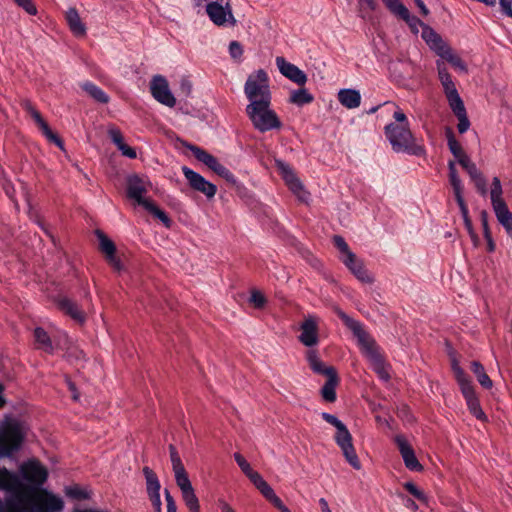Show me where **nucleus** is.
I'll list each match as a JSON object with an SVG mask.
<instances>
[{"label": "nucleus", "instance_id": "6e6d98bb", "mask_svg": "<svg viewBox=\"0 0 512 512\" xmlns=\"http://www.w3.org/2000/svg\"><path fill=\"white\" fill-rule=\"evenodd\" d=\"M456 202L460 208V212L462 215L463 220L469 218V211L468 207L464 201L463 193L454 194Z\"/></svg>", "mask_w": 512, "mask_h": 512}, {"label": "nucleus", "instance_id": "338daca9", "mask_svg": "<svg viewBox=\"0 0 512 512\" xmlns=\"http://www.w3.org/2000/svg\"><path fill=\"white\" fill-rule=\"evenodd\" d=\"M470 176L471 180L477 179L478 177L482 176V173L477 169L476 165L472 163L465 169Z\"/></svg>", "mask_w": 512, "mask_h": 512}, {"label": "nucleus", "instance_id": "603ef678", "mask_svg": "<svg viewBox=\"0 0 512 512\" xmlns=\"http://www.w3.org/2000/svg\"><path fill=\"white\" fill-rule=\"evenodd\" d=\"M213 171L217 175H219V176L223 177L224 179H226L227 181L234 182V175L224 165H222L220 162L215 166Z\"/></svg>", "mask_w": 512, "mask_h": 512}, {"label": "nucleus", "instance_id": "2eb2a0df", "mask_svg": "<svg viewBox=\"0 0 512 512\" xmlns=\"http://www.w3.org/2000/svg\"><path fill=\"white\" fill-rule=\"evenodd\" d=\"M143 474L146 481V491L152 503L154 511L162 512V502L160 497V481L155 472L148 466H145L143 468Z\"/></svg>", "mask_w": 512, "mask_h": 512}, {"label": "nucleus", "instance_id": "f3484780", "mask_svg": "<svg viewBox=\"0 0 512 512\" xmlns=\"http://www.w3.org/2000/svg\"><path fill=\"white\" fill-rule=\"evenodd\" d=\"M96 236L99 240V249L105 255L107 262L116 271H121L123 265L116 256V247L111 239H109L102 231L97 230Z\"/></svg>", "mask_w": 512, "mask_h": 512}, {"label": "nucleus", "instance_id": "f257e3e1", "mask_svg": "<svg viewBox=\"0 0 512 512\" xmlns=\"http://www.w3.org/2000/svg\"><path fill=\"white\" fill-rule=\"evenodd\" d=\"M47 469L35 459L23 462L17 472L0 468V512H62L63 499L41 489Z\"/></svg>", "mask_w": 512, "mask_h": 512}, {"label": "nucleus", "instance_id": "473e14b6", "mask_svg": "<svg viewBox=\"0 0 512 512\" xmlns=\"http://www.w3.org/2000/svg\"><path fill=\"white\" fill-rule=\"evenodd\" d=\"M34 337L38 344V348L44 350L45 352L51 353L53 351V345L48 336L47 332L43 328H36L34 331Z\"/></svg>", "mask_w": 512, "mask_h": 512}, {"label": "nucleus", "instance_id": "9b49d317", "mask_svg": "<svg viewBox=\"0 0 512 512\" xmlns=\"http://www.w3.org/2000/svg\"><path fill=\"white\" fill-rule=\"evenodd\" d=\"M452 369L455 374L457 383L460 386L461 392L466 400V404L470 413L477 419L481 421H486L487 416L480 406L479 400L476 396L474 387L470 379L464 373L463 369L458 365L457 362L453 363Z\"/></svg>", "mask_w": 512, "mask_h": 512}, {"label": "nucleus", "instance_id": "0e129e2a", "mask_svg": "<svg viewBox=\"0 0 512 512\" xmlns=\"http://www.w3.org/2000/svg\"><path fill=\"white\" fill-rule=\"evenodd\" d=\"M258 490L267 500H269L275 494L274 490L267 482L261 485Z\"/></svg>", "mask_w": 512, "mask_h": 512}, {"label": "nucleus", "instance_id": "ea45409f", "mask_svg": "<svg viewBox=\"0 0 512 512\" xmlns=\"http://www.w3.org/2000/svg\"><path fill=\"white\" fill-rule=\"evenodd\" d=\"M174 476H175L176 484L179 487L181 492L193 488L185 469L175 471Z\"/></svg>", "mask_w": 512, "mask_h": 512}, {"label": "nucleus", "instance_id": "09e8293b", "mask_svg": "<svg viewBox=\"0 0 512 512\" xmlns=\"http://www.w3.org/2000/svg\"><path fill=\"white\" fill-rule=\"evenodd\" d=\"M108 135L111 141L117 146V148L124 143L123 135L118 128L110 127L108 129Z\"/></svg>", "mask_w": 512, "mask_h": 512}, {"label": "nucleus", "instance_id": "c756f323", "mask_svg": "<svg viewBox=\"0 0 512 512\" xmlns=\"http://www.w3.org/2000/svg\"><path fill=\"white\" fill-rule=\"evenodd\" d=\"M338 384L337 373L327 376V381L321 389L322 397L327 402H334L336 400V386Z\"/></svg>", "mask_w": 512, "mask_h": 512}, {"label": "nucleus", "instance_id": "58836bf2", "mask_svg": "<svg viewBox=\"0 0 512 512\" xmlns=\"http://www.w3.org/2000/svg\"><path fill=\"white\" fill-rule=\"evenodd\" d=\"M490 197L492 206H495L498 203H505V201L502 199V185L498 177L493 178Z\"/></svg>", "mask_w": 512, "mask_h": 512}, {"label": "nucleus", "instance_id": "864d4df0", "mask_svg": "<svg viewBox=\"0 0 512 512\" xmlns=\"http://www.w3.org/2000/svg\"><path fill=\"white\" fill-rule=\"evenodd\" d=\"M457 119H458V125H457V128H458V131L459 133H465L466 131H468L469 127H470V121L467 117V112L466 113H463V114H460V115H457L456 116Z\"/></svg>", "mask_w": 512, "mask_h": 512}, {"label": "nucleus", "instance_id": "f03ea898", "mask_svg": "<svg viewBox=\"0 0 512 512\" xmlns=\"http://www.w3.org/2000/svg\"><path fill=\"white\" fill-rule=\"evenodd\" d=\"M335 312L356 337L360 350L369 361L371 368L381 380L388 381L390 379L389 366L375 340L365 331L359 321L351 318L339 308H335Z\"/></svg>", "mask_w": 512, "mask_h": 512}, {"label": "nucleus", "instance_id": "a211bd4d", "mask_svg": "<svg viewBox=\"0 0 512 512\" xmlns=\"http://www.w3.org/2000/svg\"><path fill=\"white\" fill-rule=\"evenodd\" d=\"M395 442L398 446V449L403 458L406 468H408L411 471H421L423 469V466L419 463L413 448L407 442L405 437L402 435H398L395 437Z\"/></svg>", "mask_w": 512, "mask_h": 512}, {"label": "nucleus", "instance_id": "bf43d9fd", "mask_svg": "<svg viewBox=\"0 0 512 512\" xmlns=\"http://www.w3.org/2000/svg\"><path fill=\"white\" fill-rule=\"evenodd\" d=\"M474 184H475V187L476 189L478 190V192L485 196L487 194V183H486V179L484 178V176H480L478 177L477 179H474L473 180Z\"/></svg>", "mask_w": 512, "mask_h": 512}, {"label": "nucleus", "instance_id": "9d476101", "mask_svg": "<svg viewBox=\"0 0 512 512\" xmlns=\"http://www.w3.org/2000/svg\"><path fill=\"white\" fill-rule=\"evenodd\" d=\"M244 93L249 103L271 102L269 78L263 69L250 74L244 85Z\"/></svg>", "mask_w": 512, "mask_h": 512}, {"label": "nucleus", "instance_id": "8fccbe9b", "mask_svg": "<svg viewBox=\"0 0 512 512\" xmlns=\"http://www.w3.org/2000/svg\"><path fill=\"white\" fill-rule=\"evenodd\" d=\"M229 54L233 59L239 60L243 55L242 45L238 41H231L229 44Z\"/></svg>", "mask_w": 512, "mask_h": 512}, {"label": "nucleus", "instance_id": "bb28decb", "mask_svg": "<svg viewBox=\"0 0 512 512\" xmlns=\"http://www.w3.org/2000/svg\"><path fill=\"white\" fill-rule=\"evenodd\" d=\"M183 144L193 153V155L198 161L204 163L212 171L215 168V166L219 163L216 157L206 152L204 149L186 142H183Z\"/></svg>", "mask_w": 512, "mask_h": 512}, {"label": "nucleus", "instance_id": "39448f33", "mask_svg": "<svg viewBox=\"0 0 512 512\" xmlns=\"http://www.w3.org/2000/svg\"><path fill=\"white\" fill-rule=\"evenodd\" d=\"M384 132L395 152H407L413 155H421L423 153L422 146L415 143V138L409 124L398 125L396 123H389L385 126Z\"/></svg>", "mask_w": 512, "mask_h": 512}, {"label": "nucleus", "instance_id": "c9c22d12", "mask_svg": "<svg viewBox=\"0 0 512 512\" xmlns=\"http://www.w3.org/2000/svg\"><path fill=\"white\" fill-rule=\"evenodd\" d=\"M183 501L190 512H200L199 500L194 488L181 492Z\"/></svg>", "mask_w": 512, "mask_h": 512}, {"label": "nucleus", "instance_id": "4d7b16f0", "mask_svg": "<svg viewBox=\"0 0 512 512\" xmlns=\"http://www.w3.org/2000/svg\"><path fill=\"white\" fill-rule=\"evenodd\" d=\"M66 356L69 360H72V359L80 360V359L84 358V353L82 350L78 349V347L73 346V347L68 348V350L66 352Z\"/></svg>", "mask_w": 512, "mask_h": 512}, {"label": "nucleus", "instance_id": "dca6fc26", "mask_svg": "<svg viewBox=\"0 0 512 512\" xmlns=\"http://www.w3.org/2000/svg\"><path fill=\"white\" fill-rule=\"evenodd\" d=\"M319 319L314 315H308L300 325L301 333L298 336L299 341L307 347H313L319 342L318 335Z\"/></svg>", "mask_w": 512, "mask_h": 512}, {"label": "nucleus", "instance_id": "4be33fe9", "mask_svg": "<svg viewBox=\"0 0 512 512\" xmlns=\"http://www.w3.org/2000/svg\"><path fill=\"white\" fill-rule=\"evenodd\" d=\"M338 101L347 109L358 108L361 104V94L356 89H341L338 91Z\"/></svg>", "mask_w": 512, "mask_h": 512}, {"label": "nucleus", "instance_id": "7c9ffc66", "mask_svg": "<svg viewBox=\"0 0 512 512\" xmlns=\"http://www.w3.org/2000/svg\"><path fill=\"white\" fill-rule=\"evenodd\" d=\"M439 56L446 61H448L455 69H457L460 72L467 73V65L465 62L453 52V50L447 46L440 54Z\"/></svg>", "mask_w": 512, "mask_h": 512}, {"label": "nucleus", "instance_id": "ddd939ff", "mask_svg": "<svg viewBox=\"0 0 512 512\" xmlns=\"http://www.w3.org/2000/svg\"><path fill=\"white\" fill-rule=\"evenodd\" d=\"M150 90L152 96L161 104L174 107L176 104V99L173 96L168 81L165 77L161 75H156L152 78L150 83Z\"/></svg>", "mask_w": 512, "mask_h": 512}, {"label": "nucleus", "instance_id": "a18cd8bd", "mask_svg": "<svg viewBox=\"0 0 512 512\" xmlns=\"http://www.w3.org/2000/svg\"><path fill=\"white\" fill-rule=\"evenodd\" d=\"M399 18H401L402 20H404L412 30H414L415 32L418 31V26L421 25V26H424V24L421 22L420 19H418L416 16H412L409 12V10L407 9V16L406 15H400Z\"/></svg>", "mask_w": 512, "mask_h": 512}, {"label": "nucleus", "instance_id": "20e7f679", "mask_svg": "<svg viewBox=\"0 0 512 512\" xmlns=\"http://www.w3.org/2000/svg\"><path fill=\"white\" fill-rule=\"evenodd\" d=\"M25 427L14 418H6L0 424V459L18 451L25 438Z\"/></svg>", "mask_w": 512, "mask_h": 512}, {"label": "nucleus", "instance_id": "412c9836", "mask_svg": "<svg viewBox=\"0 0 512 512\" xmlns=\"http://www.w3.org/2000/svg\"><path fill=\"white\" fill-rule=\"evenodd\" d=\"M65 19L70 31L76 37H83L86 35V25L80 18L78 11L71 7L65 13Z\"/></svg>", "mask_w": 512, "mask_h": 512}, {"label": "nucleus", "instance_id": "4c0bfd02", "mask_svg": "<svg viewBox=\"0 0 512 512\" xmlns=\"http://www.w3.org/2000/svg\"><path fill=\"white\" fill-rule=\"evenodd\" d=\"M446 137H447V144L449 147L450 152L453 154V156L458 159L461 157L465 152L460 145V143L456 140L453 132L451 129H447L446 131Z\"/></svg>", "mask_w": 512, "mask_h": 512}, {"label": "nucleus", "instance_id": "37998d69", "mask_svg": "<svg viewBox=\"0 0 512 512\" xmlns=\"http://www.w3.org/2000/svg\"><path fill=\"white\" fill-rule=\"evenodd\" d=\"M169 451L173 472L185 469L176 448L173 445H170Z\"/></svg>", "mask_w": 512, "mask_h": 512}, {"label": "nucleus", "instance_id": "a19ab883", "mask_svg": "<svg viewBox=\"0 0 512 512\" xmlns=\"http://www.w3.org/2000/svg\"><path fill=\"white\" fill-rule=\"evenodd\" d=\"M387 9L394 14L395 16L399 17L400 15H406L407 16V8L404 4H402L401 0H382Z\"/></svg>", "mask_w": 512, "mask_h": 512}, {"label": "nucleus", "instance_id": "393cba45", "mask_svg": "<svg viewBox=\"0 0 512 512\" xmlns=\"http://www.w3.org/2000/svg\"><path fill=\"white\" fill-rule=\"evenodd\" d=\"M422 37L426 43L439 55L448 45L442 38L430 27L424 26Z\"/></svg>", "mask_w": 512, "mask_h": 512}, {"label": "nucleus", "instance_id": "aec40b11", "mask_svg": "<svg viewBox=\"0 0 512 512\" xmlns=\"http://www.w3.org/2000/svg\"><path fill=\"white\" fill-rule=\"evenodd\" d=\"M27 110L29 111L31 117L34 119L38 127L41 129L42 133L45 135V137L55 143L58 147L63 149V142L60 140V138L55 135L52 130L49 128L48 124L44 121L40 113L33 108L30 104H27Z\"/></svg>", "mask_w": 512, "mask_h": 512}, {"label": "nucleus", "instance_id": "4468645a", "mask_svg": "<svg viewBox=\"0 0 512 512\" xmlns=\"http://www.w3.org/2000/svg\"><path fill=\"white\" fill-rule=\"evenodd\" d=\"M182 172L192 189L201 192L208 199L215 196L217 192L216 185L207 181L202 175L187 166L182 167Z\"/></svg>", "mask_w": 512, "mask_h": 512}, {"label": "nucleus", "instance_id": "72a5a7b5", "mask_svg": "<svg viewBox=\"0 0 512 512\" xmlns=\"http://www.w3.org/2000/svg\"><path fill=\"white\" fill-rule=\"evenodd\" d=\"M313 100H314L313 95L311 93H309L308 90L305 88L294 90L290 96V102H292L298 106H303L305 104H309Z\"/></svg>", "mask_w": 512, "mask_h": 512}, {"label": "nucleus", "instance_id": "5fc2aeb1", "mask_svg": "<svg viewBox=\"0 0 512 512\" xmlns=\"http://www.w3.org/2000/svg\"><path fill=\"white\" fill-rule=\"evenodd\" d=\"M18 6L24 9L29 15H36L37 9L32 0H14Z\"/></svg>", "mask_w": 512, "mask_h": 512}, {"label": "nucleus", "instance_id": "423d86ee", "mask_svg": "<svg viewBox=\"0 0 512 512\" xmlns=\"http://www.w3.org/2000/svg\"><path fill=\"white\" fill-rule=\"evenodd\" d=\"M245 110L253 127L262 133L279 129L282 126L279 117L271 108V102L257 103L254 101L249 103Z\"/></svg>", "mask_w": 512, "mask_h": 512}, {"label": "nucleus", "instance_id": "774afa93", "mask_svg": "<svg viewBox=\"0 0 512 512\" xmlns=\"http://www.w3.org/2000/svg\"><path fill=\"white\" fill-rule=\"evenodd\" d=\"M72 512H109L105 509H98V508H75Z\"/></svg>", "mask_w": 512, "mask_h": 512}, {"label": "nucleus", "instance_id": "c03bdc74", "mask_svg": "<svg viewBox=\"0 0 512 512\" xmlns=\"http://www.w3.org/2000/svg\"><path fill=\"white\" fill-rule=\"evenodd\" d=\"M404 488L416 499L422 502H427V496L425 495V493L422 490H420L414 483L406 482L404 484Z\"/></svg>", "mask_w": 512, "mask_h": 512}, {"label": "nucleus", "instance_id": "cd10ccee", "mask_svg": "<svg viewBox=\"0 0 512 512\" xmlns=\"http://www.w3.org/2000/svg\"><path fill=\"white\" fill-rule=\"evenodd\" d=\"M439 80L443 86L445 96L457 92V88L442 61H437Z\"/></svg>", "mask_w": 512, "mask_h": 512}, {"label": "nucleus", "instance_id": "1a4fd4ad", "mask_svg": "<svg viewBox=\"0 0 512 512\" xmlns=\"http://www.w3.org/2000/svg\"><path fill=\"white\" fill-rule=\"evenodd\" d=\"M146 187L139 177L132 176L128 179L127 194L128 197L135 200L137 204L143 206L147 211L157 217L166 227H170L171 220L168 215L159 209L153 202L144 198Z\"/></svg>", "mask_w": 512, "mask_h": 512}, {"label": "nucleus", "instance_id": "0eeeda50", "mask_svg": "<svg viewBox=\"0 0 512 512\" xmlns=\"http://www.w3.org/2000/svg\"><path fill=\"white\" fill-rule=\"evenodd\" d=\"M333 243L340 253V261L357 280L364 284H372L374 282L373 275L366 269L363 261L350 250L345 239L342 236L335 235L333 237Z\"/></svg>", "mask_w": 512, "mask_h": 512}, {"label": "nucleus", "instance_id": "680f3d73", "mask_svg": "<svg viewBox=\"0 0 512 512\" xmlns=\"http://www.w3.org/2000/svg\"><path fill=\"white\" fill-rule=\"evenodd\" d=\"M118 150L122 153V155L130 159H134L137 156L136 151L125 143L121 144L118 147Z\"/></svg>", "mask_w": 512, "mask_h": 512}, {"label": "nucleus", "instance_id": "69168bd1", "mask_svg": "<svg viewBox=\"0 0 512 512\" xmlns=\"http://www.w3.org/2000/svg\"><path fill=\"white\" fill-rule=\"evenodd\" d=\"M503 13L512 17V0H499Z\"/></svg>", "mask_w": 512, "mask_h": 512}, {"label": "nucleus", "instance_id": "de8ad7c7", "mask_svg": "<svg viewBox=\"0 0 512 512\" xmlns=\"http://www.w3.org/2000/svg\"><path fill=\"white\" fill-rule=\"evenodd\" d=\"M234 459L246 476L253 470L249 462L240 453H234Z\"/></svg>", "mask_w": 512, "mask_h": 512}, {"label": "nucleus", "instance_id": "79ce46f5", "mask_svg": "<svg viewBox=\"0 0 512 512\" xmlns=\"http://www.w3.org/2000/svg\"><path fill=\"white\" fill-rule=\"evenodd\" d=\"M248 301L253 307L257 309L263 308L267 302L265 295L256 289L251 290Z\"/></svg>", "mask_w": 512, "mask_h": 512}, {"label": "nucleus", "instance_id": "3c124183", "mask_svg": "<svg viewBox=\"0 0 512 512\" xmlns=\"http://www.w3.org/2000/svg\"><path fill=\"white\" fill-rule=\"evenodd\" d=\"M213 171L217 175H219V176L223 177L224 179H226L227 181L234 182V175L224 165H222L220 162L215 166Z\"/></svg>", "mask_w": 512, "mask_h": 512}, {"label": "nucleus", "instance_id": "e2e57ef3", "mask_svg": "<svg viewBox=\"0 0 512 512\" xmlns=\"http://www.w3.org/2000/svg\"><path fill=\"white\" fill-rule=\"evenodd\" d=\"M393 118L398 122V125L409 124L405 113L398 107L393 113Z\"/></svg>", "mask_w": 512, "mask_h": 512}, {"label": "nucleus", "instance_id": "f8f14e48", "mask_svg": "<svg viewBox=\"0 0 512 512\" xmlns=\"http://www.w3.org/2000/svg\"><path fill=\"white\" fill-rule=\"evenodd\" d=\"M275 166L292 193L301 202L307 203L309 201L310 194L304 189L293 169L286 162L280 159L275 160Z\"/></svg>", "mask_w": 512, "mask_h": 512}, {"label": "nucleus", "instance_id": "f704fd0d", "mask_svg": "<svg viewBox=\"0 0 512 512\" xmlns=\"http://www.w3.org/2000/svg\"><path fill=\"white\" fill-rule=\"evenodd\" d=\"M448 104L455 114V116L466 113V109L458 91L452 94L446 95Z\"/></svg>", "mask_w": 512, "mask_h": 512}, {"label": "nucleus", "instance_id": "6ab92c4d", "mask_svg": "<svg viewBox=\"0 0 512 512\" xmlns=\"http://www.w3.org/2000/svg\"><path fill=\"white\" fill-rule=\"evenodd\" d=\"M276 65L283 76L297 85L303 86L307 82V75L304 71L299 69L296 65L286 61L283 57L276 58Z\"/></svg>", "mask_w": 512, "mask_h": 512}, {"label": "nucleus", "instance_id": "6e6552de", "mask_svg": "<svg viewBox=\"0 0 512 512\" xmlns=\"http://www.w3.org/2000/svg\"><path fill=\"white\" fill-rule=\"evenodd\" d=\"M192 2L195 7H205L209 20L218 27H234L237 23L231 0H192Z\"/></svg>", "mask_w": 512, "mask_h": 512}, {"label": "nucleus", "instance_id": "c85d7f7f", "mask_svg": "<svg viewBox=\"0 0 512 512\" xmlns=\"http://www.w3.org/2000/svg\"><path fill=\"white\" fill-rule=\"evenodd\" d=\"M81 88L95 101L106 104L109 102V96L97 85L90 81L81 84Z\"/></svg>", "mask_w": 512, "mask_h": 512}, {"label": "nucleus", "instance_id": "2f4dec72", "mask_svg": "<svg viewBox=\"0 0 512 512\" xmlns=\"http://www.w3.org/2000/svg\"><path fill=\"white\" fill-rule=\"evenodd\" d=\"M471 370L476 376L479 384L485 388L490 389L493 386V382L490 377L486 374L483 365L478 361H473L471 363Z\"/></svg>", "mask_w": 512, "mask_h": 512}, {"label": "nucleus", "instance_id": "13d9d810", "mask_svg": "<svg viewBox=\"0 0 512 512\" xmlns=\"http://www.w3.org/2000/svg\"><path fill=\"white\" fill-rule=\"evenodd\" d=\"M247 477L253 483V485L258 489L261 485H263L266 481L263 477L256 471L252 470Z\"/></svg>", "mask_w": 512, "mask_h": 512}, {"label": "nucleus", "instance_id": "b1692460", "mask_svg": "<svg viewBox=\"0 0 512 512\" xmlns=\"http://www.w3.org/2000/svg\"><path fill=\"white\" fill-rule=\"evenodd\" d=\"M498 222L505 228L508 236L512 239V214L506 203L492 206Z\"/></svg>", "mask_w": 512, "mask_h": 512}, {"label": "nucleus", "instance_id": "7ed1b4c3", "mask_svg": "<svg viewBox=\"0 0 512 512\" xmlns=\"http://www.w3.org/2000/svg\"><path fill=\"white\" fill-rule=\"evenodd\" d=\"M321 417L327 423L331 424L335 427L336 433L334 435V440L338 447L341 449L344 458L346 461L356 470L361 469V463L355 451L353 445L352 435L349 432L347 426L339 420L336 416L323 412L321 413Z\"/></svg>", "mask_w": 512, "mask_h": 512}, {"label": "nucleus", "instance_id": "a878e982", "mask_svg": "<svg viewBox=\"0 0 512 512\" xmlns=\"http://www.w3.org/2000/svg\"><path fill=\"white\" fill-rule=\"evenodd\" d=\"M59 308L67 315H69L73 320L78 323H83L85 321L84 312L79 308V306L68 298H62L58 302Z\"/></svg>", "mask_w": 512, "mask_h": 512}, {"label": "nucleus", "instance_id": "49530a36", "mask_svg": "<svg viewBox=\"0 0 512 512\" xmlns=\"http://www.w3.org/2000/svg\"><path fill=\"white\" fill-rule=\"evenodd\" d=\"M65 492H66L67 496H69L71 498H74V499H86V498H88L87 492H85L83 489H81L78 486L67 487Z\"/></svg>", "mask_w": 512, "mask_h": 512}, {"label": "nucleus", "instance_id": "052dcab7", "mask_svg": "<svg viewBox=\"0 0 512 512\" xmlns=\"http://www.w3.org/2000/svg\"><path fill=\"white\" fill-rule=\"evenodd\" d=\"M165 494V500H166V506H167V512H176L177 506L174 498L170 494V492L166 489L164 491Z\"/></svg>", "mask_w": 512, "mask_h": 512}, {"label": "nucleus", "instance_id": "5701e85b", "mask_svg": "<svg viewBox=\"0 0 512 512\" xmlns=\"http://www.w3.org/2000/svg\"><path fill=\"white\" fill-rule=\"evenodd\" d=\"M306 359L309 363L310 368L314 373L325 375L326 377L336 373L335 369L331 366H326L319 358L317 352L310 349L306 353Z\"/></svg>", "mask_w": 512, "mask_h": 512}, {"label": "nucleus", "instance_id": "e433bc0d", "mask_svg": "<svg viewBox=\"0 0 512 512\" xmlns=\"http://www.w3.org/2000/svg\"><path fill=\"white\" fill-rule=\"evenodd\" d=\"M449 169V181L453 188L454 194L463 193V184L458 176L455 163L450 161L448 164Z\"/></svg>", "mask_w": 512, "mask_h": 512}]
</instances>
